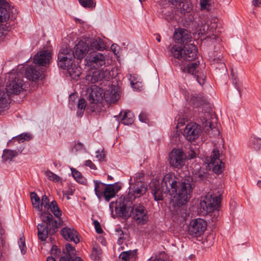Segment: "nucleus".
<instances>
[{
  "label": "nucleus",
  "instance_id": "obj_30",
  "mask_svg": "<svg viewBox=\"0 0 261 261\" xmlns=\"http://www.w3.org/2000/svg\"><path fill=\"white\" fill-rule=\"evenodd\" d=\"M6 3L4 0H0V22L1 23H7L10 18V14L7 9L4 7Z\"/></svg>",
  "mask_w": 261,
  "mask_h": 261
},
{
  "label": "nucleus",
  "instance_id": "obj_55",
  "mask_svg": "<svg viewBox=\"0 0 261 261\" xmlns=\"http://www.w3.org/2000/svg\"><path fill=\"white\" fill-rule=\"evenodd\" d=\"M85 165L91 169L96 170L97 169L95 164L90 160H87L85 162Z\"/></svg>",
  "mask_w": 261,
  "mask_h": 261
},
{
  "label": "nucleus",
  "instance_id": "obj_28",
  "mask_svg": "<svg viewBox=\"0 0 261 261\" xmlns=\"http://www.w3.org/2000/svg\"><path fill=\"white\" fill-rule=\"evenodd\" d=\"M66 75L74 80H77L81 74V68L73 64L66 70Z\"/></svg>",
  "mask_w": 261,
  "mask_h": 261
},
{
  "label": "nucleus",
  "instance_id": "obj_19",
  "mask_svg": "<svg viewBox=\"0 0 261 261\" xmlns=\"http://www.w3.org/2000/svg\"><path fill=\"white\" fill-rule=\"evenodd\" d=\"M25 74L28 79L33 81L44 78L43 71L39 66H30L26 69Z\"/></svg>",
  "mask_w": 261,
  "mask_h": 261
},
{
  "label": "nucleus",
  "instance_id": "obj_50",
  "mask_svg": "<svg viewBox=\"0 0 261 261\" xmlns=\"http://www.w3.org/2000/svg\"><path fill=\"white\" fill-rule=\"evenodd\" d=\"M19 246L21 250V253L22 254H24L25 252L26 246L24 238H20L19 239Z\"/></svg>",
  "mask_w": 261,
  "mask_h": 261
},
{
  "label": "nucleus",
  "instance_id": "obj_41",
  "mask_svg": "<svg viewBox=\"0 0 261 261\" xmlns=\"http://www.w3.org/2000/svg\"><path fill=\"white\" fill-rule=\"evenodd\" d=\"M251 147L255 150H259L261 148V138L254 137L251 142Z\"/></svg>",
  "mask_w": 261,
  "mask_h": 261
},
{
  "label": "nucleus",
  "instance_id": "obj_8",
  "mask_svg": "<svg viewBox=\"0 0 261 261\" xmlns=\"http://www.w3.org/2000/svg\"><path fill=\"white\" fill-rule=\"evenodd\" d=\"M10 79L11 81H9L6 85V90L9 98V94H18L25 88V82L23 80L19 77H17L14 74H12Z\"/></svg>",
  "mask_w": 261,
  "mask_h": 261
},
{
  "label": "nucleus",
  "instance_id": "obj_9",
  "mask_svg": "<svg viewBox=\"0 0 261 261\" xmlns=\"http://www.w3.org/2000/svg\"><path fill=\"white\" fill-rule=\"evenodd\" d=\"M73 54L72 53V50L69 48H62L58 54V66L64 70L73 65L74 60Z\"/></svg>",
  "mask_w": 261,
  "mask_h": 261
},
{
  "label": "nucleus",
  "instance_id": "obj_35",
  "mask_svg": "<svg viewBox=\"0 0 261 261\" xmlns=\"http://www.w3.org/2000/svg\"><path fill=\"white\" fill-rule=\"evenodd\" d=\"M49 209H50L53 214L59 219V220L60 219L61 220L60 217L62 215V211L60 209L56 201L53 200L50 201Z\"/></svg>",
  "mask_w": 261,
  "mask_h": 261
},
{
  "label": "nucleus",
  "instance_id": "obj_60",
  "mask_svg": "<svg viewBox=\"0 0 261 261\" xmlns=\"http://www.w3.org/2000/svg\"><path fill=\"white\" fill-rule=\"evenodd\" d=\"M208 1H201L200 2V6L201 8L202 9H204L206 8V6L208 5Z\"/></svg>",
  "mask_w": 261,
  "mask_h": 261
},
{
  "label": "nucleus",
  "instance_id": "obj_36",
  "mask_svg": "<svg viewBox=\"0 0 261 261\" xmlns=\"http://www.w3.org/2000/svg\"><path fill=\"white\" fill-rule=\"evenodd\" d=\"M32 204L34 207L37 209L39 213L42 212V206L40 205V199L35 192H31L30 194Z\"/></svg>",
  "mask_w": 261,
  "mask_h": 261
},
{
  "label": "nucleus",
  "instance_id": "obj_59",
  "mask_svg": "<svg viewBox=\"0 0 261 261\" xmlns=\"http://www.w3.org/2000/svg\"><path fill=\"white\" fill-rule=\"evenodd\" d=\"M118 46H117V44H113L111 46V49L112 50V51L114 53V54L116 55L118 53Z\"/></svg>",
  "mask_w": 261,
  "mask_h": 261
},
{
  "label": "nucleus",
  "instance_id": "obj_26",
  "mask_svg": "<svg viewBox=\"0 0 261 261\" xmlns=\"http://www.w3.org/2000/svg\"><path fill=\"white\" fill-rule=\"evenodd\" d=\"M108 75V72L103 70H97L93 72L92 74L87 75L86 80L92 83H95L105 79Z\"/></svg>",
  "mask_w": 261,
  "mask_h": 261
},
{
  "label": "nucleus",
  "instance_id": "obj_20",
  "mask_svg": "<svg viewBox=\"0 0 261 261\" xmlns=\"http://www.w3.org/2000/svg\"><path fill=\"white\" fill-rule=\"evenodd\" d=\"M89 49L88 44L84 41H80L74 47V50H72L73 58L81 60L85 57Z\"/></svg>",
  "mask_w": 261,
  "mask_h": 261
},
{
  "label": "nucleus",
  "instance_id": "obj_3",
  "mask_svg": "<svg viewBox=\"0 0 261 261\" xmlns=\"http://www.w3.org/2000/svg\"><path fill=\"white\" fill-rule=\"evenodd\" d=\"M39 215L43 223L37 225L38 237L41 241H44L49 235L54 234L63 222L60 219L58 221L54 220L53 215L48 211L40 212Z\"/></svg>",
  "mask_w": 261,
  "mask_h": 261
},
{
  "label": "nucleus",
  "instance_id": "obj_40",
  "mask_svg": "<svg viewBox=\"0 0 261 261\" xmlns=\"http://www.w3.org/2000/svg\"><path fill=\"white\" fill-rule=\"evenodd\" d=\"M144 175L142 172H138L136 173L133 176L130 177L129 179V184H136L138 182H144Z\"/></svg>",
  "mask_w": 261,
  "mask_h": 261
},
{
  "label": "nucleus",
  "instance_id": "obj_63",
  "mask_svg": "<svg viewBox=\"0 0 261 261\" xmlns=\"http://www.w3.org/2000/svg\"><path fill=\"white\" fill-rule=\"evenodd\" d=\"M215 21H216V19H214V23L212 24V27H211V28H210L211 31V30H213L214 29H215L217 27V25L215 24ZM212 32H213V31H212Z\"/></svg>",
  "mask_w": 261,
  "mask_h": 261
},
{
  "label": "nucleus",
  "instance_id": "obj_1",
  "mask_svg": "<svg viewBox=\"0 0 261 261\" xmlns=\"http://www.w3.org/2000/svg\"><path fill=\"white\" fill-rule=\"evenodd\" d=\"M110 207L111 208L115 207V212L120 217L128 219L132 217L138 225H145L149 221V212L143 203L126 201L125 203L114 204L112 202Z\"/></svg>",
  "mask_w": 261,
  "mask_h": 261
},
{
  "label": "nucleus",
  "instance_id": "obj_37",
  "mask_svg": "<svg viewBox=\"0 0 261 261\" xmlns=\"http://www.w3.org/2000/svg\"><path fill=\"white\" fill-rule=\"evenodd\" d=\"M18 151L12 150L8 149H5L3 151L2 158L4 161H11L12 159L18 155Z\"/></svg>",
  "mask_w": 261,
  "mask_h": 261
},
{
  "label": "nucleus",
  "instance_id": "obj_29",
  "mask_svg": "<svg viewBox=\"0 0 261 261\" xmlns=\"http://www.w3.org/2000/svg\"><path fill=\"white\" fill-rule=\"evenodd\" d=\"M137 250L123 251L119 255L120 261H135L137 257Z\"/></svg>",
  "mask_w": 261,
  "mask_h": 261
},
{
  "label": "nucleus",
  "instance_id": "obj_34",
  "mask_svg": "<svg viewBox=\"0 0 261 261\" xmlns=\"http://www.w3.org/2000/svg\"><path fill=\"white\" fill-rule=\"evenodd\" d=\"M106 47V45L103 40L99 37L94 39L91 42V47L93 49L103 50Z\"/></svg>",
  "mask_w": 261,
  "mask_h": 261
},
{
  "label": "nucleus",
  "instance_id": "obj_47",
  "mask_svg": "<svg viewBox=\"0 0 261 261\" xmlns=\"http://www.w3.org/2000/svg\"><path fill=\"white\" fill-rule=\"evenodd\" d=\"M6 23H0V39L6 34V32L8 30L9 25Z\"/></svg>",
  "mask_w": 261,
  "mask_h": 261
},
{
  "label": "nucleus",
  "instance_id": "obj_49",
  "mask_svg": "<svg viewBox=\"0 0 261 261\" xmlns=\"http://www.w3.org/2000/svg\"><path fill=\"white\" fill-rule=\"evenodd\" d=\"M30 136L27 134H21L16 137H13L12 138L13 140H17L19 142L20 141L23 142L24 140L29 138Z\"/></svg>",
  "mask_w": 261,
  "mask_h": 261
},
{
  "label": "nucleus",
  "instance_id": "obj_24",
  "mask_svg": "<svg viewBox=\"0 0 261 261\" xmlns=\"http://www.w3.org/2000/svg\"><path fill=\"white\" fill-rule=\"evenodd\" d=\"M61 234L66 240L73 242L77 244L80 242L78 232L73 228L67 227H63L61 229Z\"/></svg>",
  "mask_w": 261,
  "mask_h": 261
},
{
  "label": "nucleus",
  "instance_id": "obj_42",
  "mask_svg": "<svg viewBox=\"0 0 261 261\" xmlns=\"http://www.w3.org/2000/svg\"><path fill=\"white\" fill-rule=\"evenodd\" d=\"M101 250L98 246H95L93 248L92 255L95 261H98L101 256Z\"/></svg>",
  "mask_w": 261,
  "mask_h": 261
},
{
  "label": "nucleus",
  "instance_id": "obj_18",
  "mask_svg": "<svg viewBox=\"0 0 261 261\" xmlns=\"http://www.w3.org/2000/svg\"><path fill=\"white\" fill-rule=\"evenodd\" d=\"M191 168H192V173L193 181L196 182H204L207 177V173L203 170H201V166L198 164H193ZM194 183V181H193Z\"/></svg>",
  "mask_w": 261,
  "mask_h": 261
},
{
  "label": "nucleus",
  "instance_id": "obj_10",
  "mask_svg": "<svg viewBox=\"0 0 261 261\" xmlns=\"http://www.w3.org/2000/svg\"><path fill=\"white\" fill-rule=\"evenodd\" d=\"M186 160V155L181 149L174 148L169 154V163L174 168L179 169L183 167Z\"/></svg>",
  "mask_w": 261,
  "mask_h": 261
},
{
  "label": "nucleus",
  "instance_id": "obj_25",
  "mask_svg": "<svg viewBox=\"0 0 261 261\" xmlns=\"http://www.w3.org/2000/svg\"><path fill=\"white\" fill-rule=\"evenodd\" d=\"M120 189V187H118L115 185H108L106 186L103 196L107 201H109L111 199L115 197L117 191Z\"/></svg>",
  "mask_w": 261,
  "mask_h": 261
},
{
  "label": "nucleus",
  "instance_id": "obj_27",
  "mask_svg": "<svg viewBox=\"0 0 261 261\" xmlns=\"http://www.w3.org/2000/svg\"><path fill=\"white\" fill-rule=\"evenodd\" d=\"M65 249L67 253L62 256L59 261H82L80 257H75L74 258H72L71 253H73L72 252L74 251V248L70 244H66Z\"/></svg>",
  "mask_w": 261,
  "mask_h": 261
},
{
  "label": "nucleus",
  "instance_id": "obj_58",
  "mask_svg": "<svg viewBox=\"0 0 261 261\" xmlns=\"http://www.w3.org/2000/svg\"><path fill=\"white\" fill-rule=\"evenodd\" d=\"M181 4L182 5V7L183 8L184 13L188 12L190 11V8L189 7L188 4H184L182 3L180 4L179 6H180Z\"/></svg>",
  "mask_w": 261,
  "mask_h": 261
},
{
  "label": "nucleus",
  "instance_id": "obj_45",
  "mask_svg": "<svg viewBox=\"0 0 261 261\" xmlns=\"http://www.w3.org/2000/svg\"><path fill=\"white\" fill-rule=\"evenodd\" d=\"M72 174L74 178L79 182H84V179L81 173L75 169H71Z\"/></svg>",
  "mask_w": 261,
  "mask_h": 261
},
{
  "label": "nucleus",
  "instance_id": "obj_4",
  "mask_svg": "<svg viewBox=\"0 0 261 261\" xmlns=\"http://www.w3.org/2000/svg\"><path fill=\"white\" fill-rule=\"evenodd\" d=\"M195 187L191 176L183 179L179 184L177 192L173 196L179 204L184 205L190 199Z\"/></svg>",
  "mask_w": 261,
  "mask_h": 261
},
{
  "label": "nucleus",
  "instance_id": "obj_32",
  "mask_svg": "<svg viewBox=\"0 0 261 261\" xmlns=\"http://www.w3.org/2000/svg\"><path fill=\"white\" fill-rule=\"evenodd\" d=\"M94 191L98 199L103 196V192L107 185L98 180H94Z\"/></svg>",
  "mask_w": 261,
  "mask_h": 261
},
{
  "label": "nucleus",
  "instance_id": "obj_54",
  "mask_svg": "<svg viewBox=\"0 0 261 261\" xmlns=\"http://www.w3.org/2000/svg\"><path fill=\"white\" fill-rule=\"evenodd\" d=\"M164 255V253H161L160 256H156L155 258L153 259V257H151L149 260L150 261H166L163 257V255Z\"/></svg>",
  "mask_w": 261,
  "mask_h": 261
},
{
  "label": "nucleus",
  "instance_id": "obj_6",
  "mask_svg": "<svg viewBox=\"0 0 261 261\" xmlns=\"http://www.w3.org/2000/svg\"><path fill=\"white\" fill-rule=\"evenodd\" d=\"M130 185L128 194L119 197L114 204L125 203L126 201L135 202L136 199L144 196L147 192V186L145 182H139Z\"/></svg>",
  "mask_w": 261,
  "mask_h": 261
},
{
  "label": "nucleus",
  "instance_id": "obj_43",
  "mask_svg": "<svg viewBox=\"0 0 261 261\" xmlns=\"http://www.w3.org/2000/svg\"><path fill=\"white\" fill-rule=\"evenodd\" d=\"M45 174L49 180L58 182L61 180V178L58 175L50 171H46Z\"/></svg>",
  "mask_w": 261,
  "mask_h": 261
},
{
  "label": "nucleus",
  "instance_id": "obj_11",
  "mask_svg": "<svg viewBox=\"0 0 261 261\" xmlns=\"http://www.w3.org/2000/svg\"><path fill=\"white\" fill-rule=\"evenodd\" d=\"M163 186L165 188V191L170 195H174L177 192L180 182L173 174H167L162 180Z\"/></svg>",
  "mask_w": 261,
  "mask_h": 261
},
{
  "label": "nucleus",
  "instance_id": "obj_61",
  "mask_svg": "<svg viewBox=\"0 0 261 261\" xmlns=\"http://www.w3.org/2000/svg\"><path fill=\"white\" fill-rule=\"evenodd\" d=\"M252 3L255 7L261 6V0H252Z\"/></svg>",
  "mask_w": 261,
  "mask_h": 261
},
{
  "label": "nucleus",
  "instance_id": "obj_44",
  "mask_svg": "<svg viewBox=\"0 0 261 261\" xmlns=\"http://www.w3.org/2000/svg\"><path fill=\"white\" fill-rule=\"evenodd\" d=\"M80 4L84 8L95 7L96 4L93 0H79Z\"/></svg>",
  "mask_w": 261,
  "mask_h": 261
},
{
  "label": "nucleus",
  "instance_id": "obj_23",
  "mask_svg": "<svg viewBox=\"0 0 261 261\" xmlns=\"http://www.w3.org/2000/svg\"><path fill=\"white\" fill-rule=\"evenodd\" d=\"M87 95L89 101L92 103L100 101L102 97L101 90L95 85L87 89Z\"/></svg>",
  "mask_w": 261,
  "mask_h": 261
},
{
  "label": "nucleus",
  "instance_id": "obj_7",
  "mask_svg": "<svg viewBox=\"0 0 261 261\" xmlns=\"http://www.w3.org/2000/svg\"><path fill=\"white\" fill-rule=\"evenodd\" d=\"M221 200L220 196H213L212 194L207 193L201 198L200 212L203 215H205L217 210L220 206Z\"/></svg>",
  "mask_w": 261,
  "mask_h": 261
},
{
  "label": "nucleus",
  "instance_id": "obj_39",
  "mask_svg": "<svg viewBox=\"0 0 261 261\" xmlns=\"http://www.w3.org/2000/svg\"><path fill=\"white\" fill-rule=\"evenodd\" d=\"M86 106V100L84 98L79 99L76 112L77 116L81 117L83 116Z\"/></svg>",
  "mask_w": 261,
  "mask_h": 261
},
{
  "label": "nucleus",
  "instance_id": "obj_64",
  "mask_svg": "<svg viewBox=\"0 0 261 261\" xmlns=\"http://www.w3.org/2000/svg\"><path fill=\"white\" fill-rule=\"evenodd\" d=\"M46 261H56L55 258L52 256H48L47 258Z\"/></svg>",
  "mask_w": 261,
  "mask_h": 261
},
{
  "label": "nucleus",
  "instance_id": "obj_53",
  "mask_svg": "<svg viewBox=\"0 0 261 261\" xmlns=\"http://www.w3.org/2000/svg\"><path fill=\"white\" fill-rule=\"evenodd\" d=\"M140 121L142 122L146 123L148 121L147 115L146 113L142 112L139 116Z\"/></svg>",
  "mask_w": 261,
  "mask_h": 261
},
{
  "label": "nucleus",
  "instance_id": "obj_16",
  "mask_svg": "<svg viewBox=\"0 0 261 261\" xmlns=\"http://www.w3.org/2000/svg\"><path fill=\"white\" fill-rule=\"evenodd\" d=\"M199 61L190 63L184 69V71L194 75L196 78L198 83L200 85H202L204 83L205 76L204 74H201L199 72Z\"/></svg>",
  "mask_w": 261,
  "mask_h": 261
},
{
  "label": "nucleus",
  "instance_id": "obj_2",
  "mask_svg": "<svg viewBox=\"0 0 261 261\" xmlns=\"http://www.w3.org/2000/svg\"><path fill=\"white\" fill-rule=\"evenodd\" d=\"M194 106L196 120L201 124L205 132L209 134L210 131L215 129L214 123L216 122V118L212 108L205 103L201 95H192L190 100Z\"/></svg>",
  "mask_w": 261,
  "mask_h": 261
},
{
  "label": "nucleus",
  "instance_id": "obj_48",
  "mask_svg": "<svg viewBox=\"0 0 261 261\" xmlns=\"http://www.w3.org/2000/svg\"><path fill=\"white\" fill-rule=\"evenodd\" d=\"M115 231L117 232L116 234L118 237V243L119 244H121L122 243V240L123 239V232L121 228H116Z\"/></svg>",
  "mask_w": 261,
  "mask_h": 261
},
{
  "label": "nucleus",
  "instance_id": "obj_52",
  "mask_svg": "<svg viewBox=\"0 0 261 261\" xmlns=\"http://www.w3.org/2000/svg\"><path fill=\"white\" fill-rule=\"evenodd\" d=\"M93 224L96 232L99 234L103 232V230L101 227L99 223L97 220H95L93 222Z\"/></svg>",
  "mask_w": 261,
  "mask_h": 261
},
{
  "label": "nucleus",
  "instance_id": "obj_33",
  "mask_svg": "<svg viewBox=\"0 0 261 261\" xmlns=\"http://www.w3.org/2000/svg\"><path fill=\"white\" fill-rule=\"evenodd\" d=\"M9 98L4 91L0 90V113L8 109Z\"/></svg>",
  "mask_w": 261,
  "mask_h": 261
},
{
  "label": "nucleus",
  "instance_id": "obj_5",
  "mask_svg": "<svg viewBox=\"0 0 261 261\" xmlns=\"http://www.w3.org/2000/svg\"><path fill=\"white\" fill-rule=\"evenodd\" d=\"M197 49L193 44H186L183 47L174 45L170 49L173 56L180 61H192L197 57Z\"/></svg>",
  "mask_w": 261,
  "mask_h": 261
},
{
  "label": "nucleus",
  "instance_id": "obj_31",
  "mask_svg": "<svg viewBox=\"0 0 261 261\" xmlns=\"http://www.w3.org/2000/svg\"><path fill=\"white\" fill-rule=\"evenodd\" d=\"M211 60H212L211 61L212 64L214 65L216 68H218L219 70H222L224 71H227L226 66L224 63V60L223 59V57L221 55H219V56L216 57H212Z\"/></svg>",
  "mask_w": 261,
  "mask_h": 261
},
{
  "label": "nucleus",
  "instance_id": "obj_21",
  "mask_svg": "<svg viewBox=\"0 0 261 261\" xmlns=\"http://www.w3.org/2000/svg\"><path fill=\"white\" fill-rule=\"evenodd\" d=\"M51 59V54L47 50H42L38 53L34 57V62L37 66H45L49 64Z\"/></svg>",
  "mask_w": 261,
  "mask_h": 261
},
{
  "label": "nucleus",
  "instance_id": "obj_15",
  "mask_svg": "<svg viewBox=\"0 0 261 261\" xmlns=\"http://www.w3.org/2000/svg\"><path fill=\"white\" fill-rule=\"evenodd\" d=\"M219 150L215 148L210 156L209 164L213 168V171L217 174L222 173L224 167V163L220 160Z\"/></svg>",
  "mask_w": 261,
  "mask_h": 261
},
{
  "label": "nucleus",
  "instance_id": "obj_51",
  "mask_svg": "<svg viewBox=\"0 0 261 261\" xmlns=\"http://www.w3.org/2000/svg\"><path fill=\"white\" fill-rule=\"evenodd\" d=\"M96 158L98 160V161H102L105 160L106 154L103 151L100 152L98 150L96 151Z\"/></svg>",
  "mask_w": 261,
  "mask_h": 261
},
{
  "label": "nucleus",
  "instance_id": "obj_56",
  "mask_svg": "<svg viewBox=\"0 0 261 261\" xmlns=\"http://www.w3.org/2000/svg\"><path fill=\"white\" fill-rule=\"evenodd\" d=\"M231 75H232V79H233V82H233V84H234L236 85V88L239 90V87L238 85V83L239 80H238L237 77L233 73L232 70H231Z\"/></svg>",
  "mask_w": 261,
  "mask_h": 261
},
{
  "label": "nucleus",
  "instance_id": "obj_38",
  "mask_svg": "<svg viewBox=\"0 0 261 261\" xmlns=\"http://www.w3.org/2000/svg\"><path fill=\"white\" fill-rule=\"evenodd\" d=\"M134 117L130 111H125L121 119V122L124 125L132 124L134 121Z\"/></svg>",
  "mask_w": 261,
  "mask_h": 261
},
{
  "label": "nucleus",
  "instance_id": "obj_46",
  "mask_svg": "<svg viewBox=\"0 0 261 261\" xmlns=\"http://www.w3.org/2000/svg\"><path fill=\"white\" fill-rule=\"evenodd\" d=\"M50 203V200L46 195H43L42 197L41 202H40V205L42 206V207L44 206L45 209L49 210Z\"/></svg>",
  "mask_w": 261,
  "mask_h": 261
},
{
  "label": "nucleus",
  "instance_id": "obj_57",
  "mask_svg": "<svg viewBox=\"0 0 261 261\" xmlns=\"http://www.w3.org/2000/svg\"><path fill=\"white\" fill-rule=\"evenodd\" d=\"M84 148V145L80 142H79L78 143L75 144L73 147V148L75 149V150H76V151H77L79 150L82 149Z\"/></svg>",
  "mask_w": 261,
  "mask_h": 261
},
{
  "label": "nucleus",
  "instance_id": "obj_12",
  "mask_svg": "<svg viewBox=\"0 0 261 261\" xmlns=\"http://www.w3.org/2000/svg\"><path fill=\"white\" fill-rule=\"evenodd\" d=\"M206 222L202 219L197 218L191 222L188 228V233L193 237L202 234L206 229Z\"/></svg>",
  "mask_w": 261,
  "mask_h": 261
},
{
  "label": "nucleus",
  "instance_id": "obj_62",
  "mask_svg": "<svg viewBox=\"0 0 261 261\" xmlns=\"http://www.w3.org/2000/svg\"><path fill=\"white\" fill-rule=\"evenodd\" d=\"M74 191V190H73L71 189H69V190L66 191V193H65V194L67 195H72L73 194Z\"/></svg>",
  "mask_w": 261,
  "mask_h": 261
},
{
  "label": "nucleus",
  "instance_id": "obj_22",
  "mask_svg": "<svg viewBox=\"0 0 261 261\" xmlns=\"http://www.w3.org/2000/svg\"><path fill=\"white\" fill-rule=\"evenodd\" d=\"M106 63L105 56L99 53H94L91 54L89 59V64L95 69L104 65Z\"/></svg>",
  "mask_w": 261,
  "mask_h": 261
},
{
  "label": "nucleus",
  "instance_id": "obj_17",
  "mask_svg": "<svg viewBox=\"0 0 261 261\" xmlns=\"http://www.w3.org/2000/svg\"><path fill=\"white\" fill-rule=\"evenodd\" d=\"M173 38L177 43L187 44L191 39V35L189 32L185 29L178 28L174 31Z\"/></svg>",
  "mask_w": 261,
  "mask_h": 261
},
{
  "label": "nucleus",
  "instance_id": "obj_14",
  "mask_svg": "<svg viewBox=\"0 0 261 261\" xmlns=\"http://www.w3.org/2000/svg\"><path fill=\"white\" fill-rule=\"evenodd\" d=\"M201 133V128L195 123L188 124L184 130V136L189 141H193L197 139Z\"/></svg>",
  "mask_w": 261,
  "mask_h": 261
},
{
  "label": "nucleus",
  "instance_id": "obj_13",
  "mask_svg": "<svg viewBox=\"0 0 261 261\" xmlns=\"http://www.w3.org/2000/svg\"><path fill=\"white\" fill-rule=\"evenodd\" d=\"M149 189L155 201L163 200L164 195L168 194L165 191V188L163 186V182L160 184V181L156 179L151 181Z\"/></svg>",
  "mask_w": 261,
  "mask_h": 261
}]
</instances>
